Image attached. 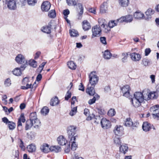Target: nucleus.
<instances>
[{
	"label": "nucleus",
	"instance_id": "6e6552de",
	"mask_svg": "<svg viewBox=\"0 0 159 159\" xmlns=\"http://www.w3.org/2000/svg\"><path fill=\"white\" fill-rule=\"evenodd\" d=\"M133 98L143 102L144 100H145L146 97V95L145 94L143 95V93L141 92H136L134 93Z\"/></svg>",
	"mask_w": 159,
	"mask_h": 159
},
{
	"label": "nucleus",
	"instance_id": "bf43d9fd",
	"mask_svg": "<svg viewBox=\"0 0 159 159\" xmlns=\"http://www.w3.org/2000/svg\"><path fill=\"white\" fill-rule=\"evenodd\" d=\"M126 20V18L124 16H122L120 18L117 19L116 21V22L118 24V22L119 23H122L123 22H125V20Z\"/></svg>",
	"mask_w": 159,
	"mask_h": 159
},
{
	"label": "nucleus",
	"instance_id": "69168bd1",
	"mask_svg": "<svg viewBox=\"0 0 159 159\" xmlns=\"http://www.w3.org/2000/svg\"><path fill=\"white\" fill-rule=\"evenodd\" d=\"M20 142L19 146L21 149L24 150L25 148V147L24 145L23 142L21 139H20Z\"/></svg>",
	"mask_w": 159,
	"mask_h": 159
},
{
	"label": "nucleus",
	"instance_id": "6ab92c4d",
	"mask_svg": "<svg viewBox=\"0 0 159 159\" xmlns=\"http://www.w3.org/2000/svg\"><path fill=\"white\" fill-rule=\"evenodd\" d=\"M15 60L18 63L20 64L24 63L25 61L24 57L20 54H18L16 57Z\"/></svg>",
	"mask_w": 159,
	"mask_h": 159
},
{
	"label": "nucleus",
	"instance_id": "2f4dec72",
	"mask_svg": "<svg viewBox=\"0 0 159 159\" xmlns=\"http://www.w3.org/2000/svg\"><path fill=\"white\" fill-rule=\"evenodd\" d=\"M49 111V109L48 108V107L45 106L43 107V108L41 109V113L43 115L46 116L48 113Z\"/></svg>",
	"mask_w": 159,
	"mask_h": 159
},
{
	"label": "nucleus",
	"instance_id": "aec40b11",
	"mask_svg": "<svg viewBox=\"0 0 159 159\" xmlns=\"http://www.w3.org/2000/svg\"><path fill=\"white\" fill-rule=\"evenodd\" d=\"M58 143L61 145H65L67 143V140L64 138L63 136H60L57 139Z\"/></svg>",
	"mask_w": 159,
	"mask_h": 159
},
{
	"label": "nucleus",
	"instance_id": "4be33fe9",
	"mask_svg": "<svg viewBox=\"0 0 159 159\" xmlns=\"http://www.w3.org/2000/svg\"><path fill=\"white\" fill-rule=\"evenodd\" d=\"M27 149L29 152H33L35 151L36 147L34 144L31 143L27 146Z\"/></svg>",
	"mask_w": 159,
	"mask_h": 159
},
{
	"label": "nucleus",
	"instance_id": "c9c22d12",
	"mask_svg": "<svg viewBox=\"0 0 159 159\" xmlns=\"http://www.w3.org/2000/svg\"><path fill=\"white\" fill-rule=\"evenodd\" d=\"M98 23L99 25L102 27H104L105 25L107 24V22L105 19L103 18H99L98 20Z\"/></svg>",
	"mask_w": 159,
	"mask_h": 159
},
{
	"label": "nucleus",
	"instance_id": "37998d69",
	"mask_svg": "<svg viewBox=\"0 0 159 159\" xmlns=\"http://www.w3.org/2000/svg\"><path fill=\"white\" fill-rule=\"evenodd\" d=\"M67 4L69 6H75L76 5V0H66Z\"/></svg>",
	"mask_w": 159,
	"mask_h": 159
},
{
	"label": "nucleus",
	"instance_id": "4468645a",
	"mask_svg": "<svg viewBox=\"0 0 159 159\" xmlns=\"http://www.w3.org/2000/svg\"><path fill=\"white\" fill-rule=\"evenodd\" d=\"M129 148L126 144H123L120 145V152L124 154H125L128 152Z\"/></svg>",
	"mask_w": 159,
	"mask_h": 159
},
{
	"label": "nucleus",
	"instance_id": "0e129e2a",
	"mask_svg": "<svg viewBox=\"0 0 159 159\" xmlns=\"http://www.w3.org/2000/svg\"><path fill=\"white\" fill-rule=\"evenodd\" d=\"M70 143H69V144L68 143L67 146L65 148V152L66 153H68L70 151Z\"/></svg>",
	"mask_w": 159,
	"mask_h": 159
},
{
	"label": "nucleus",
	"instance_id": "423d86ee",
	"mask_svg": "<svg viewBox=\"0 0 159 159\" xmlns=\"http://www.w3.org/2000/svg\"><path fill=\"white\" fill-rule=\"evenodd\" d=\"M130 88L128 85H126L123 86L121 88V91L123 93V95L127 98H130V93L129 90Z\"/></svg>",
	"mask_w": 159,
	"mask_h": 159
},
{
	"label": "nucleus",
	"instance_id": "774afa93",
	"mask_svg": "<svg viewBox=\"0 0 159 159\" xmlns=\"http://www.w3.org/2000/svg\"><path fill=\"white\" fill-rule=\"evenodd\" d=\"M151 50L149 48H146L145 49V53L146 56H148L151 52Z\"/></svg>",
	"mask_w": 159,
	"mask_h": 159
},
{
	"label": "nucleus",
	"instance_id": "ea45409f",
	"mask_svg": "<svg viewBox=\"0 0 159 159\" xmlns=\"http://www.w3.org/2000/svg\"><path fill=\"white\" fill-rule=\"evenodd\" d=\"M159 109V105L157 104L151 107L150 108V111L151 112H157Z\"/></svg>",
	"mask_w": 159,
	"mask_h": 159
},
{
	"label": "nucleus",
	"instance_id": "a18cd8bd",
	"mask_svg": "<svg viewBox=\"0 0 159 159\" xmlns=\"http://www.w3.org/2000/svg\"><path fill=\"white\" fill-rule=\"evenodd\" d=\"M126 18L125 22H130L133 20V16L132 15H129L125 16Z\"/></svg>",
	"mask_w": 159,
	"mask_h": 159
},
{
	"label": "nucleus",
	"instance_id": "0eeeda50",
	"mask_svg": "<svg viewBox=\"0 0 159 159\" xmlns=\"http://www.w3.org/2000/svg\"><path fill=\"white\" fill-rule=\"evenodd\" d=\"M25 119L24 113H21L20 117L18 118L17 122V129L18 130L21 131L22 129V125L21 122L24 123L25 121Z\"/></svg>",
	"mask_w": 159,
	"mask_h": 159
},
{
	"label": "nucleus",
	"instance_id": "3c124183",
	"mask_svg": "<svg viewBox=\"0 0 159 159\" xmlns=\"http://www.w3.org/2000/svg\"><path fill=\"white\" fill-rule=\"evenodd\" d=\"M8 126L10 130H12L15 128L16 124L13 122H11L10 121L8 123Z\"/></svg>",
	"mask_w": 159,
	"mask_h": 159
},
{
	"label": "nucleus",
	"instance_id": "c85d7f7f",
	"mask_svg": "<svg viewBox=\"0 0 159 159\" xmlns=\"http://www.w3.org/2000/svg\"><path fill=\"white\" fill-rule=\"evenodd\" d=\"M99 98V96L97 94H96L93 97V98L90 99L88 101V103L90 105H92L95 102L97 99H98Z\"/></svg>",
	"mask_w": 159,
	"mask_h": 159
},
{
	"label": "nucleus",
	"instance_id": "79ce46f5",
	"mask_svg": "<svg viewBox=\"0 0 159 159\" xmlns=\"http://www.w3.org/2000/svg\"><path fill=\"white\" fill-rule=\"evenodd\" d=\"M29 65L35 68L36 67L37 62L34 60H30L29 61Z\"/></svg>",
	"mask_w": 159,
	"mask_h": 159
},
{
	"label": "nucleus",
	"instance_id": "473e14b6",
	"mask_svg": "<svg viewBox=\"0 0 159 159\" xmlns=\"http://www.w3.org/2000/svg\"><path fill=\"white\" fill-rule=\"evenodd\" d=\"M67 65L69 68L71 69L75 70L76 68V66L73 61H70L68 62Z\"/></svg>",
	"mask_w": 159,
	"mask_h": 159
},
{
	"label": "nucleus",
	"instance_id": "5701e85b",
	"mask_svg": "<svg viewBox=\"0 0 159 159\" xmlns=\"http://www.w3.org/2000/svg\"><path fill=\"white\" fill-rule=\"evenodd\" d=\"M82 24L83 28L84 31L87 30L91 28L90 24L87 20H84Z\"/></svg>",
	"mask_w": 159,
	"mask_h": 159
},
{
	"label": "nucleus",
	"instance_id": "a878e982",
	"mask_svg": "<svg viewBox=\"0 0 159 159\" xmlns=\"http://www.w3.org/2000/svg\"><path fill=\"white\" fill-rule=\"evenodd\" d=\"M112 56V54L108 50H105L103 54V57L104 59H109Z\"/></svg>",
	"mask_w": 159,
	"mask_h": 159
},
{
	"label": "nucleus",
	"instance_id": "412c9836",
	"mask_svg": "<svg viewBox=\"0 0 159 159\" xmlns=\"http://www.w3.org/2000/svg\"><path fill=\"white\" fill-rule=\"evenodd\" d=\"M142 128L144 131L147 132L150 130L152 127L150 124L147 122H145L142 125Z\"/></svg>",
	"mask_w": 159,
	"mask_h": 159
},
{
	"label": "nucleus",
	"instance_id": "de8ad7c7",
	"mask_svg": "<svg viewBox=\"0 0 159 159\" xmlns=\"http://www.w3.org/2000/svg\"><path fill=\"white\" fill-rule=\"evenodd\" d=\"M37 118V117L36 114L35 112L32 113L30 115V120H31L33 122V120H34L36 119Z\"/></svg>",
	"mask_w": 159,
	"mask_h": 159
},
{
	"label": "nucleus",
	"instance_id": "72a5a7b5",
	"mask_svg": "<svg viewBox=\"0 0 159 159\" xmlns=\"http://www.w3.org/2000/svg\"><path fill=\"white\" fill-rule=\"evenodd\" d=\"M119 3L121 6L126 7L128 6L129 1V0H119Z\"/></svg>",
	"mask_w": 159,
	"mask_h": 159
},
{
	"label": "nucleus",
	"instance_id": "9d476101",
	"mask_svg": "<svg viewBox=\"0 0 159 159\" xmlns=\"http://www.w3.org/2000/svg\"><path fill=\"white\" fill-rule=\"evenodd\" d=\"M7 7L11 10H15L16 8V2L15 0H9L7 3Z\"/></svg>",
	"mask_w": 159,
	"mask_h": 159
},
{
	"label": "nucleus",
	"instance_id": "603ef678",
	"mask_svg": "<svg viewBox=\"0 0 159 159\" xmlns=\"http://www.w3.org/2000/svg\"><path fill=\"white\" fill-rule=\"evenodd\" d=\"M117 23L116 22V21H111L108 23V25L111 28H112L114 26H116Z\"/></svg>",
	"mask_w": 159,
	"mask_h": 159
},
{
	"label": "nucleus",
	"instance_id": "b1692460",
	"mask_svg": "<svg viewBox=\"0 0 159 159\" xmlns=\"http://www.w3.org/2000/svg\"><path fill=\"white\" fill-rule=\"evenodd\" d=\"M141 63L143 66L146 67L150 66L152 62L150 60L144 58L143 59Z\"/></svg>",
	"mask_w": 159,
	"mask_h": 159
},
{
	"label": "nucleus",
	"instance_id": "680f3d73",
	"mask_svg": "<svg viewBox=\"0 0 159 159\" xmlns=\"http://www.w3.org/2000/svg\"><path fill=\"white\" fill-rule=\"evenodd\" d=\"M78 5L80 9V11L79 13V15H82L83 13V8L82 4L80 3H78Z\"/></svg>",
	"mask_w": 159,
	"mask_h": 159
},
{
	"label": "nucleus",
	"instance_id": "8fccbe9b",
	"mask_svg": "<svg viewBox=\"0 0 159 159\" xmlns=\"http://www.w3.org/2000/svg\"><path fill=\"white\" fill-rule=\"evenodd\" d=\"M69 33L71 36L76 37L79 35L78 32L74 30H70Z\"/></svg>",
	"mask_w": 159,
	"mask_h": 159
},
{
	"label": "nucleus",
	"instance_id": "7c9ffc66",
	"mask_svg": "<svg viewBox=\"0 0 159 159\" xmlns=\"http://www.w3.org/2000/svg\"><path fill=\"white\" fill-rule=\"evenodd\" d=\"M61 150L60 147L58 146H52L50 147V151L58 152Z\"/></svg>",
	"mask_w": 159,
	"mask_h": 159
},
{
	"label": "nucleus",
	"instance_id": "58836bf2",
	"mask_svg": "<svg viewBox=\"0 0 159 159\" xmlns=\"http://www.w3.org/2000/svg\"><path fill=\"white\" fill-rule=\"evenodd\" d=\"M75 140H72V141H70L69 143H71V149L73 151H75L76 150L77 147V144L75 142Z\"/></svg>",
	"mask_w": 159,
	"mask_h": 159
},
{
	"label": "nucleus",
	"instance_id": "864d4df0",
	"mask_svg": "<svg viewBox=\"0 0 159 159\" xmlns=\"http://www.w3.org/2000/svg\"><path fill=\"white\" fill-rule=\"evenodd\" d=\"M27 2L29 5L34 6L37 2V0H27Z\"/></svg>",
	"mask_w": 159,
	"mask_h": 159
},
{
	"label": "nucleus",
	"instance_id": "6e6d98bb",
	"mask_svg": "<svg viewBox=\"0 0 159 159\" xmlns=\"http://www.w3.org/2000/svg\"><path fill=\"white\" fill-rule=\"evenodd\" d=\"M71 96V93L69 90H68L67 92L66 96L65 97V100H68L70 98Z\"/></svg>",
	"mask_w": 159,
	"mask_h": 159
},
{
	"label": "nucleus",
	"instance_id": "dca6fc26",
	"mask_svg": "<svg viewBox=\"0 0 159 159\" xmlns=\"http://www.w3.org/2000/svg\"><path fill=\"white\" fill-rule=\"evenodd\" d=\"M155 12V11L152 9L151 8H149L145 12V14L146 17L144 16V19L147 20L151 18V16L153 15Z\"/></svg>",
	"mask_w": 159,
	"mask_h": 159
},
{
	"label": "nucleus",
	"instance_id": "a19ab883",
	"mask_svg": "<svg viewBox=\"0 0 159 159\" xmlns=\"http://www.w3.org/2000/svg\"><path fill=\"white\" fill-rule=\"evenodd\" d=\"M72 109L69 113V115L71 116H73L77 112V106L72 107Z\"/></svg>",
	"mask_w": 159,
	"mask_h": 159
},
{
	"label": "nucleus",
	"instance_id": "a211bd4d",
	"mask_svg": "<svg viewBox=\"0 0 159 159\" xmlns=\"http://www.w3.org/2000/svg\"><path fill=\"white\" fill-rule=\"evenodd\" d=\"M40 149L42 152L45 153H47L50 151V148L49 145L46 143H44L41 146Z\"/></svg>",
	"mask_w": 159,
	"mask_h": 159
},
{
	"label": "nucleus",
	"instance_id": "052dcab7",
	"mask_svg": "<svg viewBox=\"0 0 159 159\" xmlns=\"http://www.w3.org/2000/svg\"><path fill=\"white\" fill-rule=\"evenodd\" d=\"M20 2H19V5H20L21 7L24 6L26 4L27 0H19Z\"/></svg>",
	"mask_w": 159,
	"mask_h": 159
},
{
	"label": "nucleus",
	"instance_id": "4d7b16f0",
	"mask_svg": "<svg viewBox=\"0 0 159 159\" xmlns=\"http://www.w3.org/2000/svg\"><path fill=\"white\" fill-rule=\"evenodd\" d=\"M33 123L34 125V127L36 128V126H38L40 125V122L38 118H37L33 120Z\"/></svg>",
	"mask_w": 159,
	"mask_h": 159
},
{
	"label": "nucleus",
	"instance_id": "5fc2aeb1",
	"mask_svg": "<svg viewBox=\"0 0 159 159\" xmlns=\"http://www.w3.org/2000/svg\"><path fill=\"white\" fill-rule=\"evenodd\" d=\"M46 63V62H43L39 66V68L38 69V70L39 71V72L40 73L41 72L42 70H43V67Z\"/></svg>",
	"mask_w": 159,
	"mask_h": 159
},
{
	"label": "nucleus",
	"instance_id": "393cba45",
	"mask_svg": "<svg viewBox=\"0 0 159 159\" xmlns=\"http://www.w3.org/2000/svg\"><path fill=\"white\" fill-rule=\"evenodd\" d=\"M33 125L34 123L33 121L28 120H27L25 123V129L26 130H28L30 129Z\"/></svg>",
	"mask_w": 159,
	"mask_h": 159
},
{
	"label": "nucleus",
	"instance_id": "f704fd0d",
	"mask_svg": "<svg viewBox=\"0 0 159 159\" xmlns=\"http://www.w3.org/2000/svg\"><path fill=\"white\" fill-rule=\"evenodd\" d=\"M12 72L13 74L16 76L20 75L21 74V71L20 68H16Z\"/></svg>",
	"mask_w": 159,
	"mask_h": 159
},
{
	"label": "nucleus",
	"instance_id": "c03bdc74",
	"mask_svg": "<svg viewBox=\"0 0 159 159\" xmlns=\"http://www.w3.org/2000/svg\"><path fill=\"white\" fill-rule=\"evenodd\" d=\"M114 141L115 143L117 146H119L121 145L120 140L119 138L117 137H115L114 139Z\"/></svg>",
	"mask_w": 159,
	"mask_h": 159
},
{
	"label": "nucleus",
	"instance_id": "09e8293b",
	"mask_svg": "<svg viewBox=\"0 0 159 159\" xmlns=\"http://www.w3.org/2000/svg\"><path fill=\"white\" fill-rule=\"evenodd\" d=\"M100 41L101 43L105 46L107 44L106 40V38L105 37H100Z\"/></svg>",
	"mask_w": 159,
	"mask_h": 159
},
{
	"label": "nucleus",
	"instance_id": "4c0bfd02",
	"mask_svg": "<svg viewBox=\"0 0 159 159\" xmlns=\"http://www.w3.org/2000/svg\"><path fill=\"white\" fill-rule=\"evenodd\" d=\"M48 16L49 17L53 18L56 16V13L54 10H52L50 11L48 13Z\"/></svg>",
	"mask_w": 159,
	"mask_h": 159
},
{
	"label": "nucleus",
	"instance_id": "f03ea898",
	"mask_svg": "<svg viewBox=\"0 0 159 159\" xmlns=\"http://www.w3.org/2000/svg\"><path fill=\"white\" fill-rule=\"evenodd\" d=\"M76 126L73 125H70L67 128V132L68 138L71 141L75 140L76 137H77V135H75L76 133Z\"/></svg>",
	"mask_w": 159,
	"mask_h": 159
},
{
	"label": "nucleus",
	"instance_id": "ddd939ff",
	"mask_svg": "<svg viewBox=\"0 0 159 159\" xmlns=\"http://www.w3.org/2000/svg\"><path fill=\"white\" fill-rule=\"evenodd\" d=\"M51 4L48 1L43 2L41 5V9L43 11H47L50 8Z\"/></svg>",
	"mask_w": 159,
	"mask_h": 159
},
{
	"label": "nucleus",
	"instance_id": "20e7f679",
	"mask_svg": "<svg viewBox=\"0 0 159 159\" xmlns=\"http://www.w3.org/2000/svg\"><path fill=\"white\" fill-rule=\"evenodd\" d=\"M92 38L99 37L101 35L102 30L99 25H96L93 26L92 29Z\"/></svg>",
	"mask_w": 159,
	"mask_h": 159
},
{
	"label": "nucleus",
	"instance_id": "f3484780",
	"mask_svg": "<svg viewBox=\"0 0 159 159\" xmlns=\"http://www.w3.org/2000/svg\"><path fill=\"white\" fill-rule=\"evenodd\" d=\"M134 18L137 19H144V14L139 11H136L134 14Z\"/></svg>",
	"mask_w": 159,
	"mask_h": 159
},
{
	"label": "nucleus",
	"instance_id": "e2e57ef3",
	"mask_svg": "<svg viewBox=\"0 0 159 159\" xmlns=\"http://www.w3.org/2000/svg\"><path fill=\"white\" fill-rule=\"evenodd\" d=\"M11 80L9 78L7 79L5 81L4 84L6 86H9L11 84Z\"/></svg>",
	"mask_w": 159,
	"mask_h": 159
},
{
	"label": "nucleus",
	"instance_id": "f257e3e1",
	"mask_svg": "<svg viewBox=\"0 0 159 159\" xmlns=\"http://www.w3.org/2000/svg\"><path fill=\"white\" fill-rule=\"evenodd\" d=\"M93 118L96 119L95 120V122L98 123L99 120H101V124L102 127L104 129H107L110 127L111 124L110 121L107 120L106 118H103L101 120L100 116H95L93 115Z\"/></svg>",
	"mask_w": 159,
	"mask_h": 159
},
{
	"label": "nucleus",
	"instance_id": "e433bc0d",
	"mask_svg": "<svg viewBox=\"0 0 159 159\" xmlns=\"http://www.w3.org/2000/svg\"><path fill=\"white\" fill-rule=\"evenodd\" d=\"M106 4V3L104 2L100 6V12L102 13H104L106 12L107 8V7L105 6Z\"/></svg>",
	"mask_w": 159,
	"mask_h": 159
},
{
	"label": "nucleus",
	"instance_id": "13d9d810",
	"mask_svg": "<svg viewBox=\"0 0 159 159\" xmlns=\"http://www.w3.org/2000/svg\"><path fill=\"white\" fill-rule=\"evenodd\" d=\"M102 27L104 28V29L103 30L104 32H105V33H107L109 31H110V28L107 24L106 25H105L104 27Z\"/></svg>",
	"mask_w": 159,
	"mask_h": 159
},
{
	"label": "nucleus",
	"instance_id": "338daca9",
	"mask_svg": "<svg viewBox=\"0 0 159 159\" xmlns=\"http://www.w3.org/2000/svg\"><path fill=\"white\" fill-rule=\"evenodd\" d=\"M63 13L64 16H66L69 14L70 11L68 9H66L64 10L63 11Z\"/></svg>",
	"mask_w": 159,
	"mask_h": 159
},
{
	"label": "nucleus",
	"instance_id": "1a4fd4ad",
	"mask_svg": "<svg viewBox=\"0 0 159 159\" xmlns=\"http://www.w3.org/2000/svg\"><path fill=\"white\" fill-rule=\"evenodd\" d=\"M123 128L120 125H116L113 131L115 134L118 136H120L122 134Z\"/></svg>",
	"mask_w": 159,
	"mask_h": 159
},
{
	"label": "nucleus",
	"instance_id": "f8f14e48",
	"mask_svg": "<svg viewBox=\"0 0 159 159\" xmlns=\"http://www.w3.org/2000/svg\"><path fill=\"white\" fill-rule=\"evenodd\" d=\"M52 25V22H49L48 25L43 26L42 29V30L44 33L48 34H49L51 33V28Z\"/></svg>",
	"mask_w": 159,
	"mask_h": 159
},
{
	"label": "nucleus",
	"instance_id": "7ed1b4c3",
	"mask_svg": "<svg viewBox=\"0 0 159 159\" xmlns=\"http://www.w3.org/2000/svg\"><path fill=\"white\" fill-rule=\"evenodd\" d=\"M89 82L92 86H95L98 82L99 78L95 71L91 72L89 75Z\"/></svg>",
	"mask_w": 159,
	"mask_h": 159
},
{
	"label": "nucleus",
	"instance_id": "bb28decb",
	"mask_svg": "<svg viewBox=\"0 0 159 159\" xmlns=\"http://www.w3.org/2000/svg\"><path fill=\"white\" fill-rule=\"evenodd\" d=\"M146 95L147 97L145 99V100H148L151 99H154L156 98L155 93L150 92L149 93L148 92H147Z\"/></svg>",
	"mask_w": 159,
	"mask_h": 159
},
{
	"label": "nucleus",
	"instance_id": "49530a36",
	"mask_svg": "<svg viewBox=\"0 0 159 159\" xmlns=\"http://www.w3.org/2000/svg\"><path fill=\"white\" fill-rule=\"evenodd\" d=\"M116 112L114 109H111L108 112L107 114L109 116H113L115 115Z\"/></svg>",
	"mask_w": 159,
	"mask_h": 159
},
{
	"label": "nucleus",
	"instance_id": "c756f323",
	"mask_svg": "<svg viewBox=\"0 0 159 159\" xmlns=\"http://www.w3.org/2000/svg\"><path fill=\"white\" fill-rule=\"evenodd\" d=\"M87 92L90 95L93 96L95 94V90L93 87H90L87 89Z\"/></svg>",
	"mask_w": 159,
	"mask_h": 159
},
{
	"label": "nucleus",
	"instance_id": "cd10ccee",
	"mask_svg": "<svg viewBox=\"0 0 159 159\" xmlns=\"http://www.w3.org/2000/svg\"><path fill=\"white\" fill-rule=\"evenodd\" d=\"M59 101L57 97H55L54 98H52L50 101V104L51 106H54L58 104Z\"/></svg>",
	"mask_w": 159,
	"mask_h": 159
},
{
	"label": "nucleus",
	"instance_id": "39448f33",
	"mask_svg": "<svg viewBox=\"0 0 159 159\" xmlns=\"http://www.w3.org/2000/svg\"><path fill=\"white\" fill-rule=\"evenodd\" d=\"M124 125L127 127H131L133 129H136L138 127L139 123L137 121L133 122L132 120L130 118H127L125 122Z\"/></svg>",
	"mask_w": 159,
	"mask_h": 159
},
{
	"label": "nucleus",
	"instance_id": "2eb2a0df",
	"mask_svg": "<svg viewBox=\"0 0 159 159\" xmlns=\"http://www.w3.org/2000/svg\"><path fill=\"white\" fill-rule=\"evenodd\" d=\"M131 59L134 61H139L141 58V55L139 53L134 52L130 55Z\"/></svg>",
	"mask_w": 159,
	"mask_h": 159
},
{
	"label": "nucleus",
	"instance_id": "9b49d317",
	"mask_svg": "<svg viewBox=\"0 0 159 159\" xmlns=\"http://www.w3.org/2000/svg\"><path fill=\"white\" fill-rule=\"evenodd\" d=\"M130 101L132 105L135 108H138L140 107L143 102L133 98H131Z\"/></svg>",
	"mask_w": 159,
	"mask_h": 159
}]
</instances>
